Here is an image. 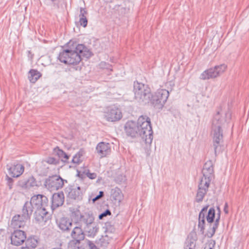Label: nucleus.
Returning a JSON list of instances; mask_svg holds the SVG:
<instances>
[{"label":"nucleus","instance_id":"nucleus-47","mask_svg":"<svg viewBox=\"0 0 249 249\" xmlns=\"http://www.w3.org/2000/svg\"><path fill=\"white\" fill-rule=\"evenodd\" d=\"M216 209H217V215H220L221 212V209H220V206L219 205L217 206H216Z\"/></svg>","mask_w":249,"mask_h":249},{"label":"nucleus","instance_id":"nucleus-16","mask_svg":"<svg viewBox=\"0 0 249 249\" xmlns=\"http://www.w3.org/2000/svg\"><path fill=\"white\" fill-rule=\"evenodd\" d=\"M210 183L207 181L200 180L198 186V190L196 196V201L197 202L202 201L205 196L207 194Z\"/></svg>","mask_w":249,"mask_h":249},{"label":"nucleus","instance_id":"nucleus-45","mask_svg":"<svg viewBox=\"0 0 249 249\" xmlns=\"http://www.w3.org/2000/svg\"><path fill=\"white\" fill-rule=\"evenodd\" d=\"M215 245V241L212 240L211 243L209 244L208 247H206L204 249H213Z\"/></svg>","mask_w":249,"mask_h":249},{"label":"nucleus","instance_id":"nucleus-13","mask_svg":"<svg viewBox=\"0 0 249 249\" xmlns=\"http://www.w3.org/2000/svg\"><path fill=\"white\" fill-rule=\"evenodd\" d=\"M48 208L34 209V217L35 221L38 224L44 226L49 219Z\"/></svg>","mask_w":249,"mask_h":249},{"label":"nucleus","instance_id":"nucleus-4","mask_svg":"<svg viewBox=\"0 0 249 249\" xmlns=\"http://www.w3.org/2000/svg\"><path fill=\"white\" fill-rule=\"evenodd\" d=\"M169 95L168 90L164 89H158L154 94L151 93L150 103L156 109H161Z\"/></svg>","mask_w":249,"mask_h":249},{"label":"nucleus","instance_id":"nucleus-8","mask_svg":"<svg viewBox=\"0 0 249 249\" xmlns=\"http://www.w3.org/2000/svg\"><path fill=\"white\" fill-rule=\"evenodd\" d=\"M66 196L68 198L77 201L83 199L84 191L80 186L75 185H69L65 189Z\"/></svg>","mask_w":249,"mask_h":249},{"label":"nucleus","instance_id":"nucleus-30","mask_svg":"<svg viewBox=\"0 0 249 249\" xmlns=\"http://www.w3.org/2000/svg\"><path fill=\"white\" fill-rule=\"evenodd\" d=\"M147 89H150L147 85L138 82V81L134 82L133 91L134 95L137 96L138 98L140 97V92L145 90Z\"/></svg>","mask_w":249,"mask_h":249},{"label":"nucleus","instance_id":"nucleus-22","mask_svg":"<svg viewBox=\"0 0 249 249\" xmlns=\"http://www.w3.org/2000/svg\"><path fill=\"white\" fill-rule=\"evenodd\" d=\"M18 185L23 189H30L37 186L36 179L33 176L27 178L20 179L18 182Z\"/></svg>","mask_w":249,"mask_h":249},{"label":"nucleus","instance_id":"nucleus-35","mask_svg":"<svg viewBox=\"0 0 249 249\" xmlns=\"http://www.w3.org/2000/svg\"><path fill=\"white\" fill-rule=\"evenodd\" d=\"M85 229L86 231L87 232V236L90 237H93L96 235L98 232L99 228L95 225L94 224H93L89 229L86 228V226Z\"/></svg>","mask_w":249,"mask_h":249},{"label":"nucleus","instance_id":"nucleus-31","mask_svg":"<svg viewBox=\"0 0 249 249\" xmlns=\"http://www.w3.org/2000/svg\"><path fill=\"white\" fill-rule=\"evenodd\" d=\"M88 15V11L84 8L80 7L79 17V23L81 26L85 28L87 26L88 19L86 16Z\"/></svg>","mask_w":249,"mask_h":249},{"label":"nucleus","instance_id":"nucleus-24","mask_svg":"<svg viewBox=\"0 0 249 249\" xmlns=\"http://www.w3.org/2000/svg\"><path fill=\"white\" fill-rule=\"evenodd\" d=\"M140 97L134 95L135 99L140 104L145 105L149 103L150 101V97H151V89H147L146 90L140 92Z\"/></svg>","mask_w":249,"mask_h":249},{"label":"nucleus","instance_id":"nucleus-32","mask_svg":"<svg viewBox=\"0 0 249 249\" xmlns=\"http://www.w3.org/2000/svg\"><path fill=\"white\" fill-rule=\"evenodd\" d=\"M41 75V73L37 70L32 69L29 72L28 78L31 83H35Z\"/></svg>","mask_w":249,"mask_h":249},{"label":"nucleus","instance_id":"nucleus-7","mask_svg":"<svg viewBox=\"0 0 249 249\" xmlns=\"http://www.w3.org/2000/svg\"><path fill=\"white\" fill-rule=\"evenodd\" d=\"M231 119V113L230 111L223 113L218 111L213 118L212 127L222 128Z\"/></svg>","mask_w":249,"mask_h":249},{"label":"nucleus","instance_id":"nucleus-11","mask_svg":"<svg viewBox=\"0 0 249 249\" xmlns=\"http://www.w3.org/2000/svg\"><path fill=\"white\" fill-rule=\"evenodd\" d=\"M30 202L34 209L49 208L48 198L43 195H36L33 196Z\"/></svg>","mask_w":249,"mask_h":249},{"label":"nucleus","instance_id":"nucleus-17","mask_svg":"<svg viewBox=\"0 0 249 249\" xmlns=\"http://www.w3.org/2000/svg\"><path fill=\"white\" fill-rule=\"evenodd\" d=\"M6 168L9 174L12 178H18L24 172V166L21 164H7Z\"/></svg>","mask_w":249,"mask_h":249},{"label":"nucleus","instance_id":"nucleus-34","mask_svg":"<svg viewBox=\"0 0 249 249\" xmlns=\"http://www.w3.org/2000/svg\"><path fill=\"white\" fill-rule=\"evenodd\" d=\"M38 241L34 236L29 237L25 240V246L32 249H35L37 247Z\"/></svg>","mask_w":249,"mask_h":249},{"label":"nucleus","instance_id":"nucleus-2","mask_svg":"<svg viewBox=\"0 0 249 249\" xmlns=\"http://www.w3.org/2000/svg\"><path fill=\"white\" fill-rule=\"evenodd\" d=\"M209 205H207L204 206L200 211L198 216V228L199 231L202 234L204 233L205 218L208 223L212 225L214 222L213 226L210 228L208 231L205 236L209 238L212 237L215 234L216 229L218 228L220 219V215H217V217L214 220L215 217V210L213 207H211L209 210Z\"/></svg>","mask_w":249,"mask_h":249},{"label":"nucleus","instance_id":"nucleus-25","mask_svg":"<svg viewBox=\"0 0 249 249\" xmlns=\"http://www.w3.org/2000/svg\"><path fill=\"white\" fill-rule=\"evenodd\" d=\"M196 240V234L194 232L190 233L185 241L184 249H195Z\"/></svg>","mask_w":249,"mask_h":249},{"label":"nucleus","instance_id":"nucleus-14","mask_svg":"<svg viewBox=\"0 0 249 249\" xmlns=\"http://www.w3.org/2000/svg\"><path fill=\"white\" fill-rule=\"evenodd\" d=\"M12 245L18 246L22 245L27 238L26 233L20 230H16L11 235Z\"/></svg>","mask_w":249,"mask_h":249},{"label":"nucleus","instance_id":"nucleus-48","mask_svg":"<svg viewBox=\"0 0 249 249\" xmlns=\"http://www.w3.org/2000/svg\"><path fill=\"white\" fill-rule=\"evenodd\" d=\"M77 176L82 178L83 175L81 174L80 172L78 171Z\"/></svg>","mask_w":249,"mask_h":249},{"label":"nucleus","instance_id":"nucleus-28","mask_svg":"<svg viewBox=\"0 0 249 249\" xmlns=\"http://www.w3.org/2000/svg\"><path fill=\"white\" fill-rule=\"evenodd\" d=\"M54 153L57 156L58 159L61 160V161L65 163H68V160L70 159V155L67 154L63 150L56 147L53 149Z\"/></svg>","mask_w":249,"mask_h":249},{"label":"nucleus","instance_id":"nucleus-37","mask_svg":"<svg viewBox=\"0 0 249 249\" xmlns=\"http://www.w3.org/2000/svg\"><path fill=\"white\" fill-rule=\"evenodd\" d=\"M83 151L80 150L73 157L71 160L73 163L79 164L82 162V160L81 158L83 156Z\"/></svg>","mask_w":249,"mask_h":249},{"label":"nucleus","instance_id":"nucleus-21","mask_svg":"<svg viewBox=\"0 0 249 249\" xmlns=\"http://www.w3.org/2000/svg\"><path fill=\"white\" fill-rule=\"evenodd\" d=\"M70 233L72 240H79V241H82L85 238L84 231L81 227L79 226L72 227Z\"/></svg>","mask_w":249,"mask_h":249},{"label":"nucleus","instance_id":"nucleus-40","mask_svg":"<svg viewBox=\"0 0 249 249\" xmlns=\"http://www.w3.org/2000/svg\"><path fill=\"white\" fill-rule=\"evenodd\" d=\"M5 180L6 181V185L8 187L9 189L11 190L13 188L14 180L7 175L5 176Z\"/></svg>","mask_w":249,"mask_h":249},{"label":"nucleus","instance_id":"nucleus-42","mask_svg":"<svg viewBox=\"0 0 249 249\" xmlns=\"http://www.w3.org/2000/svg\"><path fill=\"white\" fill-rule=\"evenodd\" d=\"M111 214V211L109 209H107L105 212L102 213L99 215V219H102L104 217Z\"/></svg>","mask_w":249,"mask_h":249},{"label":"nucleus","instance_id":"nucleus-27","mask_svg":"<svg viewBox=\"0 0 249 249\" xmlns=\"http://www.w3.org/2000/svg\"><path fill=\"white\" fill-rule=\"evenodd\" d=\"M123 197L122 191L118 187L112 189L110 191V198L112 201H114L116 203H119Z\"/></svg>","mask_w":249,"mask_h":249},{"label":"nucleus","instance_id":"nucleus-23","mask_svg":"<svg viewBox=\"0 0 249 249\" xmlns=\"http://www.w3.org/2000/svg\"><path fill=\"white\" fill-rule=\"evenodd\" d=\"M22 217V216L20 214H17L14 216L11 222V227L17 230L18 228H23L28 219Z\"/></svg>","mask_w":249,"mask_h":249},{"label":"nucleus","instance_id":"nucleus-10","mask_svg":"<svg viewBox=\"0 0 249 249\" xmlns=\"http://www.w3.org/2000/svg\"><path fill=\"white\" fill-rule=\"evenodd\" d=\"M123 117L121 109L115 107H109L105 112V117L108 122H114L120 120Z\"/></svg>","mask_w":249,"mask_h":249},{"label":"nucleus","instance_id":"nucleus-12","mask_svg":"<svg viewBox=\"0 0 249 249\" xmlns=\"http://www.w3.org/2000/svg\"><path fill=\"white\" fill-rule=\"evenodd\" d=\"M58 229L63 233H70L73 227L72 219L68 217H62L56 220Z\"/></svg>","mask_w":249,"mask_h":249},{"label":"nucleus","instance_id":"nucleus-44","mask_svg":"<svg viewBox=\"0 0 249 249\" xmlns=\"http://www.w3.org/2000/svg\"><path fill=\"white\" fill-rule=\"evenodd\" d=\"M87 177L91 179H95L97 177V174L95 173H90L89 170H88L86 173Z\"/></svg>","mask_w":249,"mask_h":249},{"label":"nucleus","instance_id":"nucleus-20","mask_svg":"<svg viewBox=\"0 0 249 249\" xmlns=\"http://www.w3.org/2000/svg\"><path fill=\"white\" fill-rule=\"evenodd\" d=\"M96 150L101 158L105 157L111 152L110 144L108 142H100L96 146Z\"/></svg>","mask_w":249,"mask_h":249},{"label":"nucleus","instance_id":"nucleus-50","mask_svg":"<svg viewBox=\"0 0 249 249\" xmlns=\"http://www.w3.org/2000/svg\"><path fill=\"white\" fill-rule=\"evenodd\" d=\"M50 1H51L52 2H54L55 1H56L57 0H50Z\"/></svg>","mask_w":249,"mask_h":249},{"label":"nucleus","instance_id":"nucleus-18","mask_svg":"<svg viewBox=\"0 0 249 249\" xmlns=\"http://www.w3.org/2000/svg\"><path fill=\"white\" fill-rule=\"evenodd\" d=\"M139 127L137 123L134 121L127 122L124 126V130L127 136L132 138L140 136Z\"/></svg>","mask_w":249,"mask_h":249},{"label":"nucleus","instance_id":"nucleus-29","mask_svg":"<svg viewBox=\"0 0 249 249\" xmlns=\"http://www.w3.org/2000/svg\"><path fill=\"white\" fill-rule=\"evenodd\" d=\"M94 220V218L92 214L89 213H85L81 216L80 221L85 223L86 225V228L89 229L93 224Z\"/></svg>","mask_w":249,"mask_h":249},{"label":"nucleus","instance_id":"nucleus-1","mask_svg":"<svg viewBox=\"0 0 249 249\" xmlns=\"http://www.w3.org/2000/svg\"><path fill=\"white\" fill-rule=\"evenodd\" d=\"M67 48L60 52L57 57L62 63L67 65H77L81 61L82 57L89 58L93 53L90 50L83 44L70 40L67 44Z\"/></svg>","mask_w":249,"mask_h":249},{"label":"nucleus","instance_id":"nucleus-3","mask_svg":"<svg viewBox=\"0 0 249 249\" xmlns=\"http://www.w3.org/2000/svg\"><path fill=\"white\" fill-rule=\"evenodd\" d=\"M137 124L139 127L140 137L146 143L151 142L153 139V131L150 119L146 115H142L138 118Z\"/></svg>","mask_w":249,"mask_h":249},{"label":"nucleus","instance_id":"nucleus-5","mask_svg":"<svg viewBox=\"0 0 249 249\" xmlns=\"http://www.w3.org/2000/svg\"><path fill=\"white\" fill-rule=\"evenodd\" d=\"M65 182L67 183V180L63 179L60 176L55 175L49 176L46 178L44 185L47 188L52 191L62 188Z\"/></svg>","mask_w":249,"mask_h":249},{"label":"nucleus","instance_id":"nucleus-26","mask_svg":"<svg viewBox=\"0 0 249 249\" xmlns=\"http://www.w3.org/2000/svg\"><path fill=\"white\" fill-rule=\"evenodd\" d=\"M34 209V208L32 205L31 202L26 201L24 203L22 209L21 215L23 217L22 218L29 220L31 218Z\"/></svg>","mask_w":249,"mask_h":249},{"label":"nucleus","instance_id":"nucleus-49","mask_svg":"<svg viewBox=\"0 0 249 249\" xmlns=\"http://www.w3.org/2000/svg\"><path fill=\"white\" fill-rule=\"evenodd\" d=\"M101 179V178H99L96 181V182H99L100 181V180Z\"/></svg>","mask_w":249,"mask_h":249},{"label":"nucleus","instance_id":"nucleus-6","mask_svg":"<svg viewBox=\"0 0 249 249\" xmlns=\"http://www.w3.org/2000/svg\"><path fill=\"white\" fill-rule=\"evenodd\" d=\"M227 66L225 64L214 66L204 71L200 75V79L207 80L214 78L224 72L227 69Z\"/></svg>","mask_w":249,"mask_h":249},{"label":"nucleus","instance_id":"nucleus-19","mask_svg":"<svg viewBox=\"0 0 249 249\" xmlns=\"http://www.w3.org/2000/svg\"><path fill=\"white\" fill-rule=\"evenodd\" d=\"M64 202V195L63 192L54 193L52 196V204L51 206L53 211L62 205Z\"/></svg>","mask_w":249,"mask_h":249},{"label":"nucleus","instance_id":"nucleus-15","mask_svg":"<svg viewBox=\"0 0 249 249\" xmlns=\"http://www.w3.org/2000/svg\"><path fill=\"white\" fill-rule=\"evenodd\" d=\"M202 173L203 177L200 180H203V181H207L211 183L212 178L214 173L213 164L212 160H209L205 162L203 166Z\"/></svg>","mask_w":249,"mask_h":249},{"label":"nucleus","instance_id":"nucleus-9","mask_svg":"<svg viewBox=\"0 0 249 249\" xmlns=\"http://www.w3.org/2000/svg\"><path fill=\"white\" fill-rule=\"evenodd\" d=\"M212 135L213 136V146L215 155L223 142V134L222 128L212 127Z\"/></svg>","mask_w":249,"mask_h":249},{"label":"nucleus","instance_id":"nucleus-33","mask_svg":"<svg viewBox=\"0 0 249 249\" xmlns=\"http://www.w3.org/2000/svg\"><path fill=\"white\" fill-rule=\"evenodd\" d=\"M82 241L79 240H71L68 244L69 249H85V247L82 244Z\"/></svg>","mask_w":249,"mask_h":249},{"label":"nucleus","instance_id":"nucleus-43","mask_svg":"<svg viewBox=\"0 0 249 249\" xmlns=\"http://www.w3.org/2000/svg\"><path fill=\"white\" fill-rule=\"evenodd\" d=\"M87 244L88 245L89 249H99L91 241L86 239Z\"/></svg>","mask_w":249,"mask_h":249},{"label":"nucleus","instance_id":"nucleus-38","mask_svg":"<svg viewBox=\"0 0 249 249\" xmlns=\"http://www.w3.org/2000/svg\"><path fill=\"white\" fill-rule=\"evenodd\" d=\"M82 214L81 213L79 210L74 211L71 213V216L76 221L75 223H77L80 222V219L81 218V216H82Z\"/></svg>","mask_w":249,"mask_h":249},{"label":"nucleus","instance_id":"nucleus-46","mask_svg":"<svg viewBox=\"0 0 249 249\" xmlns=\"http://www.w3.org/2000/svg\"><path fill=\"white\" fill-rule=\"evenodd\" d=\"M224 212L226 214H228L229 213L228 211V204L227 202H226L224 205Z\"/></svg>","mask_w":249,"mask_h":249},{"label":"nucleus","instance_id":"nucleus-39","mask_svg":"<svg viewBox=\"0 0 249 249\" xmlns=\"http://www.w3.org/2000/svg\"><path fill=\"white\" fill-rule=\"evenodd\" d=\"M46 162L50 164L57 165L59 164L60 160L59 159L50 157L46 159Z\"/></svg>","mask_w":249,"mask_h":249},{"label":"nucleus","instance_id":"nucleus-41","mask_svg":"<svg viewBox=\"0 0 249 249\" xmlns=\"http://www.w3.org/2000/svg\"><path fill=\"white\" fill-rule=\"evenodd\" d=\"M104 196V192L102 191L99 192V195L94 196L93 194H92L90 197L91 198L93 203H95L97 200L100 199L103 197Z\"/></svg>","mask_w":249,"mask_h":249},{"label":"nucleus","instance_id":"nucleus-36","mask_svg":"<svg viewBox=\"0 0 249 249\" xmlns=\"http://www.w3.org/2000/svg\"><path fill=\"white\" fill-rule=\"evenodd\" d=\"M109 238L108 236H102V237L96 240V244L101 247H106L109 244Z\"/></svg>","mask_w":249,"mask_h":249}]
</instances>
